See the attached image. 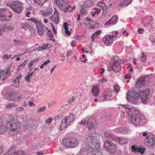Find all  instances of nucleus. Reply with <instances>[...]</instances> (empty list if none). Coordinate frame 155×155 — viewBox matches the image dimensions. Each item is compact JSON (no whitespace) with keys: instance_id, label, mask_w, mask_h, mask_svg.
<instances>
[{"instance_id":"obj_1","label":"nucleus","mask_w":155,"mask_h":155,"mask_svg":"<svg viewBox=\"0 0 155 155\" xmlns=\"http://www.w3.org/2000/svg\"><path fill=\"white\" fill-rule=\"evenodd\" d=\"M129 115V119L131 123L137 125H142L147 124V119L139 110L135 107L129 105H122Z\"/></svg>"},{"instance_id":"obj_2","label":"nucleus","mask_w":155,"mask_h":155,"mask_svg":"<svg viewBox=\"0 0 155 155\" xmlns=\"http://www.w3.org/2000/svg\"><path fill=\"white\" fill-rule=\"evenodd\" d=\"M5 127L7 130H11L17 133L20 130V125L17 120H9L6 124Z\"/></svg>"},{"instance_id":"obj_3","label":"nucleus","mask_w":155,"mask_h":155,"mask_svg":"<svg viewBox=\"0 0 155 155\" xmlns=\"http://www.w3.org/2000/svg\"><path fill=\"white\" fill-rule=\"evenodd\" d=\"M112 60L114 61L110 68V71H113L117 73L121 71V66L120 65L121 62H120V59L118 56H114L112 58Z\"/></svg>"},{"instance_id":"obj_4","label":"nucleus","mask_w":155,"mask_h":155,"mask_svg":"<svg viewBox=\"0 0 155 155\" xmlns=\"http://www.w3.org/2000/svg\"><path fill=\"white\" fill-rule=\"evenodd\" d=\"M75 117V115L73 114H71L68 116L65 117L62 120L61 125L60 127V129L62 130L71 124Z\"/></svg>"},{"instance_id":"obj_5","label":"nucleus","mask_w":155,"mask_h":155,"mask_svg":"<svg viewBox=\"0 0 155 155\" xmlns=\"http://www.w3.org/2000/svg\"><path fill=\"white\" fill-rule=\"evenodd\" d=\"M129 95L127 94L126 99L128 101H130L133 104H137L139 99L140 94L137 92L131 90L129 92Z\"/></svg>"},{"instance_id":"obj_6","label":"nucleus","mask_w":155,"mask_h":155,"mask_svg":"<svg viewBox=\"0 0 155 155\" xmlns=\"http://www.w3.org/2000/svg\"><path fill=\"white\" fill-rule=\"evenodd\" d=\"M7 5L18 14H20L21 13L23 8L22 3L19 1L13 2L11 3H7Z\"/></svg>"},{"instance_id":"obj_7","label":"nucleus","mask_w":155,"mask_h":155,"mask_svg":"<svg viewBox=\"0 0 155 155\" xmlns=\"http://www.w3.org/2000/svg\"><path fill=\"white\" fill-rule=\"evenodd\" d=\"M62 144L66 147L74 148L77 146L78 142L75 138L70 137L64 139L62 141Z\"/></svg>"},{"instance_id":"obj_8","label":"nucleus","mask_w":155,"mask_h":155,"mask_svg":"<svg viewBox=\"0 0 155 155\" xmlns=\"http://www.w3.org/2000/svg\"><path fill=\"white\" fill-rule=\"evenodd\" d=\"M112 98L111 91L110 89L108 88L104 90L103 96L100 97V100L101 101H104L106 100H111Z\"/></svg>"},{"instance_id":"obj_9","label":"nucleus","mask_w":155,"mask_h":155,"mask_svg":"<svg viewBox=\"0 0 155 155\" xmlns=\"http://www.w3.org/2000/svg\"><path fill=\"white\" fill-rule=\"evenodd\" d=\"M115 36V35H106L103 37V41L106 46H110L112 43L113 38Z\"/></svg>"},{"instance_id":"obj_10","label":"nucleus","mask_w":155,"mask_h":155,"mask_svg":"<svg viewBox=\"0 0 155 155\" xmlns=\"http://www.w3.org/2000/svg\"><path fill=\"white\" fill-rule=\"evenodd\" d=\"M140 98L142 102L145 103L148 100V95L150 94L149 89H147L141 91Z\"/></svg>"},{"instance_id":"obj_11","label":"nucleus","mask_w":155,"mask_h":155,"mask_svg":"<svg viewBox=\"0 0 155 155\" xmlns=\"http://www.w3.org/2000/svg\"><path fill=\"white\" fill-rule=\"evenodd\" d=\"M153 137L151 134L148 135L146 138L144 140V142L149 147H153L155 144L153 140Z\"/></svg>"},{"instance_id":"obj_12","label":"nucleus","mask_w":155,"mask_h":155,"mask_svg":"<svg viewBox=\"0 0 155 155\" xmlns=\"http://www.w3.org/2000/svg\"><path fill=\"white\" fill-rule=\"evenodd\" d=\"M5 98L8 100H12L14 102L19 101L22 99L20 97H15L14 94L12 93H7L5 95Z\"/></svg>"},{"instance_id":"obj_13","label":"nucleus","mask_w":155,"mask_h":155,"mask_svg":"<svg viewBox=\"0 0 155 155\" xmlns=\"http://www.w3.org/2000/svg\"><path fill=\"white\" fill-rule=\"evenodd\" d=\"M6 11L5 9L0 8V20L4 21H9L11 17L6 16L5 14Z\"/></svg>"},{"instance_id":"obj_14","label":"nucleus","mask_w":155,"mask_h":155,"mask_svg":"<svg viewBox=\"0 0 155 155\" xmlns=\"http://www.w3.org/2000/svg\"><path fill=\"white\" fill-rule=\"evenodd\" d=\"M147 77L145 76L140 77L136 81L134 85V87L136 88H140L145 83L146 79Z\"/></svg>"},{"instance_id":"obj_15","label":"nucleus","mask_w":155,"mask_h":155,"mask_svg":"<svg viewBox=\"0 0 155 155\" xmlns=\"http://www.w3.org/2000/svg\"><path fill=\"white\" fill-rule=\"evenodd\" d=\"M37 27L38 33L41 36H43L45 32H47L48 30V28L45 26H43L41 23L38 24Z\"/></svg>"},{"instance_id":"obj_16","label":"nucleus","mask_w":155,"mask_h":155,"mask_svg":"<svg viewBox=\"0 0 155 155\" xmlns=\"http://www.w3.org/2000/svg\"><path fill=\"white\" fill-rule=\"evenodd\" d=\"M96 119L94 117H91L87 121V124L89 130L94 128L97 124Z\"/></svg>"},{"instance_id":"obj_17","label":"nucleus","mask_w":155,"mask_h":155,"mask_svg":"<svg viewBox=\"0 0 155 155\" xmlns=\"http://www.w3.org/2000/svg\"><path fill=\"white\" fill-rule=\"evenodd\" d=\"M58 12L55 8H54V13L50 17V18L56 24L59 22Z\"/></svg>"},{"instance_id":"obj_18","label":"nucleus","mask_w":155,"mask_h":155,"mask_svg":"<svg viewBox=\"0 0 155 155\" xmlns=\"http://www.w3.org/2000/svg\"><path fill=\"white\" fill-rule=\"evenodd\" d=\"M67 1V0H55L54 2L60 9L62 10L65 7Z\"/></svg>"},{"instance_id":"obj_19","label":"nucleus","mask_w":155,"mask_h":155,"mask_svg":"<svg viewBox=\"0 0 155 155\" xmlns=\"http://www.w3.org/2000/svg\"><path fill=\"white\" fill-rule=\"evenodd\" d=\"M118 19L117 17L116 16H113L110 19L107 21L105 24V25H112L116 24Z\"/></svg>"},{"instance_id":"obj_20","label":"nucleus","mask_w":155,"mask_h":155,"mask_svg":"<svg viewBox=\"0 0 155 155\" xmlns=\"http://www.w3.org/2000/svg\"><path fill=\"white\" fill-rule=\"evenodd\" d=\"M114 131L117 133H120L122 134H125L130 131V129L126 128L120 127L114 130Z\"/></svg>"},{"instance_id":"obj_21","label":"nucleus","mask_w":155,"mask_h":155,"mask_svg":"<svg viewBox=\"0 0 155 155\" xmlns=\"http://www.w3.org/2000/svg\"><path fill=\"white\" fill-rule=\"evenodd\" d=\"M21 74H19L18 76H17L12 81V85L14 87H18L19 85L20 79L21 78Z\"/></svg>"},{"instance_id":"obj_22","label":"nucleus","mask_w":155,"mask_h":155,"mask_svg":"<svg viewBox=\"0 0 155 155\" xmlns=\"http://www.w3.org/2000/svg\"><path fill=\"white\" fill-rule=\"evenodd\" d=\"M14 26L10 25H3L2 27V29L4 32L10 31L14 30Z\"/></svg>"},{"instance_id":"obj_23","label":"nucleus","mask_w":155,"mask_h":155,"mask_svg":"<svg viewBox=\"0 0 155 155\" xmlns=\"http://www.w3.org/2000/svg\"><path fill=\"white\" fill-rule=\"evenodd\" d=\"M91 92L92 95L96 97L100 93V91L97 86H94L92 87Z\"/></svg>"},{"instance_id":"obj_24","label":"nucleus","mask_w":155,"mask_h":155,"mask_svg":"<svg viewBox=\"0 0 155 155\" xmlns=\"http://www.w3.org/2000/svg\"><path fill=\"white\" fill-rule=\"evenodd\" d=\"M53 12L52 9L50 8H48L46 11H41V13L44 17H46L52 14Z\"/></svg>"},{"instance_id":"obj_25","label":"nucleus","mask_w":155,"mask_h":155,"mask_svg":"<svg viewBox=\"0 0 155 155\" xmlns=\"http://www.w3.org/2000/svg\"><path fill=\"white\" fill-rule=\"evenodd\" d=\"M115 139L116 141H118L120 144H123L127 143L128 142V139L124 138H121L118 137H116Z\"/></svg>"},{"instance_id":"obj_26","label":"nucleus","mask_w":155,"mask_h":155,"mask_svg":"<svg viewBox=\"0 0 155 155\" xmlns=\"http://www.w3.org/2000/svg\"><path fill=\"white\" fill-rule=\"evenodd\" d=\"M119 5L121 7H125L127 6L132 2V0H120Z\"/></svg>"},{"instance_id":"obj_27","label":"nucleus","mask_w":155,"mask_h":155,"mask_svg":"<svg viewBox=\"0 0 155 155\" xmlns=\"http://www.w3.org/2000/svg\"><path fill=\"white\" fill-rule=\"evenodd\" d=\"M109 140H107L105 142L104 144V147L105 149L108 150L109 148L113 144Z\"/></svg>"},{"instance_id":"obj_28","label":"nucleus","mask_w":155,"mask_h":155,"mask_svg":"<svg viewBox=\"0 0 155 155\" xmlns=\"http://www.w3.org/2000/svg\"><path fill=\"white\" fill-rule=\"evenodd\" d=\"M94 2L92 0H87L84 2V5L85 8H88L93 4Z\"/></svg>"},{"instance_id":"obj_29","label":"nucleus","mask_w":155,"mask_h":155,"mask_svg":"<svg viewBox=\"0 0 155 155\" xmlns=\"http://www.w3.org/2000/svg\"><path fill=\"white\" fill-rule=\"evenodd\" d=\"M21 28L24 30L29 29L31 27V25L25 22L21 23Z\"/></svg>"},{"instance_id":"obj_30","label":"nucleus","mask_w":155,"mask_h":155,"mask_svg":"<svg viewBox=\"0 0 155 155\" xmlns=\"http://www.w3.org/2000/svg\"><path fill=\"white\" fill-rule=\"evenodd\" d=\"M101 32V31L100 30H98L96 31L93 34L91 37L92 41H94L95 38H97V36L100 34Z\"/></svg>"},{"instance_id":"obj_31","label":"nucleus","mask_w":155,"mask_h":155,"mask_svg":"<svg viewBox=\"0 0 155 155\" xmlns=\"http://www.w3.org/2000/svg\"><path fill=\"white\" fill-rule=\"evenodd\" d=\"M97 5L100 7L102 9L103 12L105 11L106 10V7L105 4L103 2H98Z\"/></svg>"},{"instance_id":"obj_32","label":"nucleus","mask_w":155,"mask_h":155,"mask_svg":"<svg viewBox=\"0 0 155 155\" xmlns=\"http://www.w3.org/2000/svg\"><path fill=\"white\" fill-rule=\"evenodd\" d=\"M117 147L116 145L115 144H113L109 148L108 151L110 153H114L116 150Z\"/></svg>"},{"instance_id":"obj_33","label":"nucleus","mask_w":155,"mask_h":155,"mask_svg":"<svg viewBox=\"0 0 155 155\" xmlns=\"http://www.w3.org/2000/svg\"><path fill=\"white\" fill-rule=\"evenodd\" d=\"M68 25L67 22H64V27L65 30V33L67 35H70L71 33L69 31H68Z\"/></svg>"},{"instance_id":"obj_34","label":"nucleus","mask_w":155,"mask_h":155,"mask_svg":"<svg viewBox=\"0 0 155 155\" xmlns=\"http://www.w3.org/2000/svg\"><path fill=\"white\" fill-rule=\"evenodd\" d=\"M89 23L91 25L90 28L91 29L95 28L99 26V24L94 21H92L91 22H89Z\"/></svg>"},{"instance_id":"obj_35","label":"nucleus","mask_w":155,"mask_h":155,"mask_svg":"<svg viewBox=\"0 0 155 155\" xmlns=\"http://www.w3.org/2000/svg\"><path fill=\"white\" fill-rule=\"evenodd\" d=\"M48 45H51L50 44H45L43 46H40L38 48H37L36 49V50L38 51H40L41 50H45L46 49H47L48 47Z\"/></svg>"},{"instance_id":"obj_36","label":"nucleus","mask_w":155,"mask_h":155,"mask_svg":"<svg viewBox=\"0 0 155 155\" xmlns=\"http://www.w3.org/2000/svg\"><path fill=\"white\" fill-rule=\"evenodd\" d=\"M37 4L41 5H43L44 3L46 2L48 0H33Z\"/></svg>"},{"instance_id":"obj_37","label":"nucleus","mask_w":155,"mask_h":155,"mask_svg":"<svg viewBox=\"0 0 155 155\" xmlns=\"http://www.w3.org/2000/svg\"><path fill=\"white\" fill-rule=\"evenodd\" d=\"M17 104L15 103H9L5 105V106L8 109H12L13 107H16Z\"/></svg>"},{"instance_id":"obj_38","label":"nucleus","mask_w":155,"mask_h":155,"mask_svg":"<svg viewBox=\"0 0 155 155\" xmlns=\"http://www.w3.org/2000/svg\"><path fill=\"white\" fill-rule=\"evenodd\" d=\"M16 151L14 148L9 149L7 153L8 155H15Z\"/></svg>"},{"instance_id":"obj_39","label":"nucleus","mask_w":155,"mask_h":155,"mask_svg":"<svg viewBox=\"0 0 155 155\" xmlns=\"http://www.w3.org/2000/svg\"><path fill=\"white\" fill-rule=\"evenodd\" d=\"M140 148L136 145L132 146L131 147L132 151L135 152H138L140 150Z\"/></svg>"},{"instance_id":"obj_40","label":"nucleus","mask_w":155,"mask_h":155,"mask_svg":"<svg viewBox=\"0 0 155 155\" xmlns=\"http://www.w3.org/2000/svg\"><path fill=\"white\" fill-rule=\"evenodd\" d=\"M14 42H15V44L17 45H22L24 42L23 41L21 40H18L15 39L14 40Z\"/></svg>"},{"instance_id":"obj_41","label":"nucleus","mask_w":155,"mask_h":155,"mask_svg":"<svg viewBox=\"0 0 155 155\" xmlns=\"http://www.w3.org/2000/svg\"><path fill=\"white\" fill-rule=\"evenodd\" d=\"M146 58V55L143 52H142L141 58V61L144 63H146L147 61Z\"/></svg>"},{"instance_id":"obj_42","label":"nucleus","mask_w":155,"mask_h":155,"mask_svg":"<svg viewBox=\"0 0 155 155\" xmlns=\"http://www.w3.org/2000/svg\"><path fill=\"white\" fill-rule=\"evenodd\" d=\"M5 133V131L4 128L3 124L2 123L0 122V134H3Z\"/></svg>"},{"instance_id":"obj_43","label":"nucleus","mask_w":155,"mask_h":155,"mask_svg":"<svg viewBox=\"0 0 155 155\" xmlns=\"http://www.w3.org/2000/svg\"><path fill=\"white\" fill-rule=\"evenodd\" d=\"M28 61V60H25L24 61L23 63H22L21 64H20L18 67V68L19 69H20V68L23 69L24 68L25 66L26 65V63Z\"/></svg>"},{"instance_id":"obj_44","label":"nucleus","mask_w":155,"mask_h":155,"mask_svg":"<svg viewBox=\"0 0 155 155\" xmlns=\"http://www.w3.org/2000/svg\"><path fill=\"white\" fill-rule=\"evenodd\" d=\"M101 11V9L100 8L97 9V10H96L94 12H92V13H91L92 15L93 16H94L96 14L98 15L99 13Z\"/></svg>"},{"instance_id":"obj_45","label":"nucleus","mask_w":155,"mask_h":155,"mask_svg":"<svg viewBox=\"0 0 155 155\" xmlns=\"http://www.w3.org/2000/svg\"><path fill=\"white\" fill-rule=\"evenodd\" d=\"M47 34L48 35V37L51 38H53V34L52 32L50 30H49L48 28V30H47Z\"/></svg>"},{"instance_id":"obj_46","label":"nucleus","mask_w":155,"mask_h":155,"mask_svg":"<svg viewBox=\"0 0 155 155\" xmlns=\"http://www.w3.org/2000/svg\"><path fill=\"white\" fill-rule=\"evenodd\" d=\"M71 7L70 5H68L67 6L66 8H65V7L64 8V9H63L62 10H63L64 12L66 13L68 12H69V10H70V9H71Z\"/></svg>"},{"instance_id":"obj_47","label":"nucleus","mask_w":155,"mask_h":155,"mask_svg":"<svg viewBox=\"0 0 155 155\" xmlns=\"http://www.w3.org/2000/svg\"><path fill=\"white\" fill-rule=\"evenodd\" d=\"M46 109V107L45 106H43L38 109L37 110V112H38L41 113L45 110Z\"/></svg>"},{"instance_id":"obj_48","label":"nucleus","mask_w":155,"mask_h":155,"mask_svg":"<svg viewBox=\"0 0 155 155\" xmlns=\"http://www.w3.org/2000/svg\"><path fill=\"white\" fill-rule=\"evenodd\" d=\"M12 54H10L8 55L7 54H5L3 55L2 58H5V59H9L11 58H12Z\"/></svg>"},{"instance_id":"obj_49","label":"nucleus","mask_w":155,"mask_h":155,"mask_svg":"<svg viewBox=\"0 0 155 155\" xmlns=\"http://www.w3.org/2000/svg\"><path fill=\"white\" fill-rule=\"evenodd\" d=\"M80 12L82 15H85L86 13V11L84 8H82L80 11Z\"/></svg>"},{"instance_id":"obj_50","label":"nucleus","mask_w":155,"mask_h":155,"mask_svg":"<svg viewBox=\"0 0 155 155\" xmlns=\"http://www.w3.org/2000/svg\"><path fill=\"white\" fill-rule=\"evenodd\" d=\"M74 98L73 96L71 98H69L68 101V104H71L72 103L73 101L74 100Z\"/></svg>"},{"instance_id":"obj_51","label":"nucleus","mask_w":155,"mask_h":155,"mask_svg":"<svg viewBox=\"0 0 155 155\" xmlns=\"http://www.w3.org/2000/svg\"><path fill=\"white\" fill-rule=\"evenodd\" d=\"M105 136L109 138H112L113 135L112 134H110L107 132L104 133Z\"/></svg>"},{"instance_id":"obj_52","label":"nucleus","mask_w":155,"mask_h":155,"mask_svg":"<svg viewBox=\"0 0 155 155\" xmlns=\"http://www.w3.org/2000/svg\"><path fill=\"white\" fill-rule=\"evenodd\" d=\"M29 20H31L32 22H34L35 23V24L36 25V26H38V25L39 24H40V22L37 21L36 20L35 18H32L30 19H29Z\"/></svg>"},{"instance_id":"obj_53","label":"nucleus","mask_w":155,"mask_h":155,"mask_svg":"<svg viewBox=\"0 0 155 155\" xmlns=\"http://www.w3.org/2000/svg\"><path fill=\"white\" fill-rule=\"evenodd\" d=\"M106 81H107L106 79L104 77H103V78L100 79L98 80V81L99 82H101V83H104L105 82H106Z\"/></svg>"},{"instance_id":"obj_54","label":"nucleus","mask_w":155,"mask_h":155,"mask_svg":"<svg viewBox=\"0 0 155 155\" xmlns=\"http://www.w3.org/2000/svg\"><path fill=\"white\" fill-rule=\"evenodd\" d=\"M52 120H53V119L52 118H48V119H47L45 120V122L47 124H49L51 123V122L52 121Z\"/></svg>"},{"instance_id":"obj_55","label":"nucleus","mask_w":155,"mask_h":155,"mask_svg":"<svg viewBox=\"0 0 155 155\" xmlns=\"http://www.w3.org/2000/svg\"><path fill=\"white\" fill-rule=\"evenodd\" d=\"M62 115H59L56 117H55L54 118V120H58L62 118Z\"/></svg>"},{"instance_id":"obj_56","label":"nucleus","mask_w":155,"mask_h":155,"mask_svg":"<svg viewBox=\"0 0 155 155\" xmlns=\"http://www.w3.org/2000/svg\"><path fill=\"white\" fill-rule=\"evenodd\" d=\"M24 154V152L22 150H20L17 152H16L15 155H22Z\"/></svg>"},{"instance_id":"obj_57","label":"nucleus","mask_w":155,"mask_h":155,"mask_svg":"<svg viewBox=\"0 0 155 155\" xmlns=\"http://www.w3.org/2000/svg\"><path fill=\"white\" fill-rule=\"evenodd\" d=\"M145 151V148H140V150L138 152L142 154H143L144 153Z\"/></svg>"},{"instance_id":"obj_58","label":"nucleus","mask_w":155,"mask_h":155,"mask_svg":"<svg viewBox=\"0 0 155 155\" xmlns=\"http://www.w3.org/2000/svg\"><path fill=\"white\" fill-rule=\"evenodd\" d=\"M150 41H151L152 43H155V40L153 38V35H150Z\"/></svg>"},{"instance_id":"obj_59","label":"nucleus","mask_w":155,"mask_h":155,"mask_svg":"<svg viewBox=\"0 0 155 155\" xmlns=\"http://www.w3.org/2000/svg\"><path fill=\"white\" fill-rule=\"evenodd\" d=\"M132 77L131 75L130 74H126L124 76L125 79H130Z\"/></svg>"},{"instance_id":"obj_60","label":"nucleus","mask_w":155,"mask_h":155,"mask_svg":"<svg viewBox=\"0 0 155 155\" xmlns=\"http://www.w3.org/2000/svg\"><path fill=\"white\" fill-rule=\"evenodd\" d=\"M86 124V121L85 120H83L80 122L79 123V124H80L81 125H84Z\"/></svg>"},{"instance_id":"obj_61","label":"nucleus","mask_w":155,"mask_h":155,"mask_svg":"<svg viewBox=\"0 0 155 155\" xmlns=\"http://www.w3.org/2000/svg\"><path fill=\"white\" fill-rule=\"evenodd\" d=\"M16 110L17 111H21L23 110V108L21 107H19L16 108Z\"/></svg>"},{"instance_id":"obj_62","label":"nucleus","mask_w":155,"mask_h":155,"mask_svg":"<svg viewBox=\"0 0 155 155\" xmlns=\"http://www.w3.org/2000/svg\"><path fill=\"white\" fill-rule=\"evenodd\" d=\"M144 31V30L143 29V28H139V29H138V30H137V31L140 34H142V32Z\"/></svg>"},{"instance_id":"obj_63","label":"nucleus","mask_w":155,"mask_h":155,"mask_svg":"<svg viewBox=\"0 0 155 155\" xmlns=\"http://www.w3.org/2000/svg\"><path fill=\"white\" fill-rule=\"evenodd\" d=\"M51 61L50 60L48 59L45 61L43 63V64L45 66L47 64L49 63Z\"/></svg>"},{"instance_id":"obj_64","label":"nucleus","mask_w":155,"mask_h":155,"mask_svg":"<svg viewBox=\"0 0 155 155\" xmlns=\"http://www.w3.org/2000/svg\"><path fill=\"white\" fill-rule=\"evenodd\" d=\"M72 54V52L70 50L68 51L67 52L66 54L67 56V57H68V56H71Z\"/></svg>"}]
</instances>
